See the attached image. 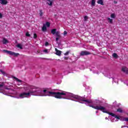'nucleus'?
<instances>
[{
	"mask_svg": "<svg viewBox=\"0 0 128 128\" xmlns=\"http://www.w3.org/2000/svg\"><path fill=\"white\" fill-rule=\"evenodd\" d=\"M44 92V95L45 96H54L56 98H65L62 97V96H66V93L64 91H62V92H54L48 91L46 90H43Z\"/></svg>",
	"mask_w": 128,
	"mask_h": 128,
	"instance_id": "nucleus-1",
	"label": "nucleus"
},
{
	"mask_svg": "<svg viewBox=\"0 0 128 128\" xmlns=\"http://www.w3.org/2000/svg\"><path fill=\"white\" fill-rule=\"evenodd\" d=\"M89 106L90 108H94V110H101V112H105V114H110V116H114V118H117V120H120V116L116 115V114L108 112V111H106V108L102 106H94L93 105H90Z\"/></svg>",
	"mask_w": 128,
	"mask_h": 128,
	"instance_id": "nucleus-2",
	"label": "nucleus"
},
{
	"mask_svg": "<svg viewBox=\"0 0 128 128\" xmlns=\"http://www.w3.org/2000/svg\"><path fill=\"white\" fill-rule=\"evenodd\" d=\"M75 98L78 100L84 102H87L88 104H92V100H86V98L82 97L80 96H75Z\"/></svg>",
	"mask_w": 128,
	"mask_h": 128,
	"instance_id": "nucleus-3",
	"label": "nucleus"
},
{
	"mask_svg": "<svg viewBox=\"0 0 128 128\" xmlns=\"http://www.w3.org/2000/svg\"><path fill=\"white\" fill-rule=\"evenodd\" d=\"M30 96V93L24 92L19 94V98H28Z\"/></svg>",
	"mask_w": 128,
	"mask_h": 128,
	"instance_id": "nucleus-4",
	"label": "nucleus"
},
{
	"mask_svg": "<svg viewBox=\"0 0 128 128\" xmlns=\"http://www.w3.org/2000/svg\"><path fill=\"white\" fill-rule=\"evenodd\" d=\"M88 54H92V53L88 51H82L80 53V56H88Z\"/></svg>",
	"mask_w": 128,
	"mask_h": 128,
	"instance_id": "nucleus-5",
	"label": "nucleus"
},
{
	"mask_svg": "<svg viewBox=\"0 0 128 128\" xmlns=\"http://www.w3.org/2000/svg\"><path fill=\"white\" fill-rule=\"evenodd\" d=\"M34 90V88H32V90H28V94H29V96L30 94H32V96H34V94H36V92H38L37 90Z\"/></svg>",
	"mask_w": 128,
	"mask_h": 128,
	"instance_id": "nucleus-6",
	"label": "nucleus"
},
{
	"mask_svg": "<svg viewBox=\"0 0 128 128\" xmlns=\"http://www.w3.org/2000/svg\"><path fill=\"white\" fill-rule=\"evenodd\" d=\"M122 72L126 74H128V68L126 66H124L122 68Z\"/></svg>",
	"mask_w": 128,
	"mask_h": 128,
	"instance_id": "nucleus-7",
	"label": "nucleus"
},
{
	"mask_svg": "<svg viewBox=\"0 0 128 128\" xmlns=\"http://www.w3.org/2000/svg\"><path fill=\"white\" fill-rule=\"evenodd\" d=\"M0 4L3 6H6V4H8V2L7 0H0Z\"/></svg>",
	"mask_w": 128,
	"mask_h": 128,
	"instance_id": "nucleus-8",
	"label": "nucleus"
},
{
	"mask_svg": "<svg viewBox=\"0 0 128 128\" xmlns=\"http://www.w3.org/2000/svg\"><path fill=\"white\" fill-rule=\"evenodd\" d=\"M55 50L56 52V56H60V54H62V51L58 50V48H56Z\"/></svg>",
	"mask_w": 128,
	"mask_h": 128,
	"instance_id": "nucleus-9",
	"label": "nucleus"
},
{
	"mask_svg": "<svg viewBox=\"0 0 128 128\" xmlns=\"http://www.w3.org/2000/svg\"><path fill=\"white\" fill-rule=\"evenodd\" d=\"M10 56H20V54L18 53H16L14 52H12L10 53Z\"/></svg>",
	"mask_w": 128,
	"mask_h": 128,
	"instance_id": "nucleus-10",
	"label": "nucleus"
},
{
	"mask_svg": "<svg viewBox=\"0 0 128 128\" xmlns=\"http://www.w3.org/2000/svg\"><path fill=\"white\" fill-rule=\"evenodd\" d=\"M2 44H8V40H6V38H4L2 40Z\"/></svg>",
	"mask_w": 128,
	"mask_h": 128,
	"instance_id": "nucleus-11",
	"label": "nucleus"
},
{
	"mask_svg": "<svg viewBox=\"0 0 128 128\" xmlns=\"http://www.w3.org/2000/svg\"><path fill=\"white\" fill-rule=\"evenodd\" d=\"M48 29L46 28V24H44L42 28V32H46V30Z\"/></svg>",
	"mask_w": 128,
	"mask_h": 128,
	"instance_id": "nucleus-12",
	"label": "nucleus"
},
{
	"mask_svg": "<svg viewBox=\"0 0 128 128\" xmlns=\"http://www.w3.org/2000/svg\"><path fill=\"white\" fill-rule=\"evenodd\" d=\"M97 3L98 4H101V6H104V1L102 0H98V2H97Z\"/></svg>",
	"mask_w": 128,
	"mask_h": 128,
	"instance_id": "nucleus-13",
	"label": "nucleus"
},
{
	"mask_svg": "<svg viewBox=\"0 0 128 128\" xmlns=\"http://www.w3.org/2000/svg\"><path fill=\"white\" fill-rule=\"evenodd\" d=\"M56 28L52 29L51 30V34H56Z\"/></svg>",
	"mask_w": 128,
	"mask_h": 128,
	"instance_id": "nucleus-14",
	"label": "nucleus"
},
{
	"mask_svg": "<svg viewBox=\"0 0 128 128\" xmlns=\"http://www.w3.org/2000/svg\"><path fill=\"white\" fill-rule=\"evenodd\" d=\"M91 4L92 6H96V0H92Z\"/></svg>",
	"mask_w": 128,
	"mask_h": 128,
	"instance_id": "nucleus-15",
	"label": "nucleus"
},
{
	"mask_svg": "<svg viewBox=\"0 0 128 128\" xmlns=\"http://www.w3.org/2000/svg\"><path fill=\"white\" fill-rule=\"evenodd\" d=\"M113 58H118V56L116 53H114L112 54Z\"/></svg>",
	"mask_w": 128,
	"mask_h": 128,
	"instance_id": "nucleus-16",
	"label": "nucleus"
},
{
	"mask_svg": "<svg viewBox=\"0 0 128 128\" xmlns=\"http://www.w3.org/2000/svg\"><path fill=\"white\" fill-rule=\"evenodd\" d=\"M47 0L48 2H50V3L48 2V4L52 6V1H51L50 0Z\"/></svg>",
	"mask_w": 128,
	"mask_h": 128,
	"instance_id": "nucleus-17",
	"label": "nucleus"
},
{
	"mask_svg": "<svg viewBox=\"0 0 128 128\" xmlns=\"http://www.w3.org/2000/svg\"><path fill=\"white\" fill-rule=\"evenodd\" d=\"M39 12H40L39 14L40 16H42L44 15V12H42V10H39Z\"/></svg>",
	"mask_w": 128,
	"mask_h": 128,
	"instance_id": "nucleus-18",
	"label": "nucleus"
},
{
	"mask_svg": "<svg viewBox=\"0 0 128 128\" xmlns=\"http://www.w3.org/2000/svg\"><path fill=\"white\" fill-rule=\"evenodd\" d=\"M3 52H6V54H10V52H11L12 51H8V50H4Z\"/></svg>",
	"mask_w": 128,
	"mask_h": 128,
	"instance_id": "nucleus-19",
	"label": "nucleus"
},
{
	"mask_svg": "<svg viewBox=\"0 0 128 128\" xmlns=\"http://www.w3.org/2000/svg\"><path fill=\"white\" fill-rule=\"evenodd\" d=\"M14 80H17V82H22V80L14 76Z\"/></svg>",
	"mask_w": 128,
	"mask_h": 128,
	"instance_id": "nucleus-20",
	"label": "nucleus"
},
{
	"mask_svg": "<svg viewBox=\"0 0 128 128\" xmlns=\"http://www.w3.org/2000/svg\"><path fill=\"white\" fill-rule=\"evenodd\" d=\"M56 36H57V38H60V32H56Z\"/></svg>",
	"mask_w": 128,
	"mask_h": 128,
	"instance_id": "nucleus-21",
	"label": "nucleus"
},
{
	"mask_svg": "<svg viewBox=\"0 0 128 128\" xmlns=\"http://www.w3.org/2000/svg\"><path fill=\"white\" fill-rule=\"evenodd\" d=\"M17 48H20V50H22V44H18L17 45Z\"/></svg>",
	"mask_w": 128,
	"mask_h": 128,
	"instance_id": "nucleus-22",
	"label": "nucleus"
},
{
	"mask_svg": "<svg viewBox=\"0 0 128 128\" xmlns=\"http://www.w3.org/2000/svg\"><path fill=\"white\" fill-rule=\"evenodd\" d=\"M46 26L48 28H50V23L48 22H46Z\"/></svg>",
	"mask_w": 128,
	"mask_h": 128,
	"instance_id": "nucleus-23",
	"label": "nucleus"
},
{
	"mask_svg": "<svg viewBox=\"0 0 128 128\" xmlns=\"http://www.w3.org/2000/svg\"><path fill=\"white\" fill-rule=\"evenodd\" d=\"M26 36H28V38H30V34L28 32H26Z\"/></svg>",
	"mask_w": 128,
	"mask_h": 128,
	"instance_id": "nucleus-24",
	"label": "nucleus"
},
{
	"mask_svg": "<svg viewBox=\"0 0 128 128\" xmlns=\"http://www.w3.org/2000/svg\"><path fill=\"white\" fill-rule=\"evenodd\" d=\"M88 20V16H84V22H86V20Z\"/></svg>",
	"mask_w": 128,
	"mask_h": 128,
	"instance_id": "nucleus-25",
	"label": "nucleus"
},
{
	"mask_svg": "<svg viewBox=\"0 0 128 128\" xmlns=\"http://www.w3.org/2000/svg\"><path fill=\"white\" fill-rule=\"evenodd\" d=\"M112 18H116V15L114 14H111L110 16Z\"/></svg>",
	"mask_w": 128,
	"mask_h": 128,
	"instance_id": "nucleus-26",
	"label": "nucleus"
},
{
	"mask_svg": "<svg viewBox=\"0 0 128 128\" xmlns=\"http://www.w3.org/2000/svg\"><path fill=\"white\" fill-rule=\"evenodd\" d=\"M108 20H109V22H110V24H112V20L110 19V18H108Z\"/></svg>",
	"mask_w": 128,
	"mask_h": 128,
	"instance_id": "nucleus-27",
	"label": "nucleus"
},
{
	"mask_svg": "<svg viewBox=\"0 0 128 128\" xmlns=\"http://www.w3.org/2000/svg\"><path fill=\"white\" fill-rule=\"evenodd\" d=\"M117 112H122V110L121 108H118L117 110Z\"/></svg>",
	"mask_w": 128,
	"mask_h": 128,
	"instance_id": "nucleus-28",
	"label": "nucleus"
},
{
	"mask_svg": "<svg viewBox=\"0 0 128 128\" xmlns=\"http://www.w3.org/2000/svg\"><path fill=\"white\" fill-rule=\"evenodd\" d=\"M0 72H1L2 74H6V72L2 70H0Z\"/></svg>",
	"mask_w": 128,
	"mask_h": 128,
	"instance_id": "nucleus-29",
	"label": "nucleus"
},
{
	"mask_svg": "<svg viewBox=\"0 0 128 128\" xmlns=\"http://www.w3.org/2000/svg\"><path fill=\"white\" fill-rule=\"evenodd\" d=\"M68 54H70V51H67L65 54H64V55L68 56Z\"/></svg>",
	"mask_w": 128,
	"mask_h": 128,
	"instance_id": "nucleus-30",
	"label": "nucleus"
},
{
	"mask_svg": "<svg viewBox=\"0 0 128 128\" xmlns=\"http://www.w3.org/2000/svg\"><path fill=\"white\" fill-rule=\"evenodd\" d=\"M38 38V35H36V34H34V38Z\"/></svg>",
	"mask_w": 128,
	"mask_h": 128,
	"instance_id": "nucleus-31",
	"label": "nucleus"
},
{
	"mask_svg": "<svg viewBox=\"0 0 128 128\" xmlns=\"http://www.w3.org/2000/svg\"><path fill=\"white\" fill-rule=\"evenodd\" d=\"M64 36H66V34H68V32L64 30Z\"/></svg>",
	"mask_w": 128,
	"mask_h": 128,
	"instance_id": "nucleus-32",
	"label": "nucleus"
},
{
	"mask_svg": "<svg viewBox=\"0 0 128 128\" xmlns=\"http://www.w3.org/2000/svg\"><path fill=\"white\" fill-rule=\"evenodd\" d=\"M60 37L56 38V42H58V40L60 39Z\"/></svg>",
	"mask_w": 128,
	"mask_h": 128,
	"instance_id": "nucleus-33",
	"label": "nucleus"
},
{
	"mask_svg": "<svg viewBox=\"0 0 128 128\" xmlns=\"http://www.w3.org/2000/svg\"><path fill=\"white\" fill-rule=\"evenodd\" d=\"M0 18H2V14L0 12Z\"/></svg>",
	"mask_w": 128,
	"mask_h": 128,
	"instance_id": "nucleus-34",
	"label": "nucleus"
},
{
	"mask_svg": "<svg viewBox=\"0 0 128 128\" xmlns=\"http://www.w3.org/2000/svg\"><path fill=\"white\" fill-rule=\"evenodd\" d=\"M44 52H46V53H47L48 52V50H46V49L44 50Z\"/></svg>",
	"mask_w": 128,
	"mask_h": 128,
	"instance_id": "nucleus-35",
	"label": "nucleus"
},
{
	"mask_svg": "<svg viewBox=\"0 0 128 128\" xmlns=\"http://www.w3.org/2000/svg\"><path fill=\"white\" fill-rule=\"evenodd\" d=\"M45 46H48V42H46L45 43Z\"/></svg>",
	"mask_w": 128,
	"mask_h": 128,
	"instance_id": "nucleus-36",
	"label": "nucleus"
},
{
	"mask_svg": "<svg viewBox=\"0 0 128 128\" xmlns=\"http://www.w3.org/2000/svg\"><path fill=\"white\" fill-rule=\"evenodd\" d=\"M4 86V84H0V88H2Z\"/></svg>",
	"mask_w": 128,
	"mask_h": 128,
	"instance_id": "nucleus-37",
	"label": "nucleus"
},
{
	"mask_svg": "<svg viewBox=\"0 0 128 128\" xmlns=\"http://www.w3.org/2000/svg\"><path fill=\"white\" fill-rule=\"evenodd\" d=\"M114 4H118V2L116 1V0H114Z\"/></svg>",
	"mask_w": 128,
	"mask_h": 128,
	"instance_id": "nucleus-38",
	"label": "nucleus"
},
{
	"mask_svg": "<svg viewBox=\"0 0 128 128\" xmlns=\"http://www.w3.org/2000/svg\"><path fill=\"white\" fill-rule=\"evenodd\" d=\"M64 58H65V60H68V58L67 57H65Z\"/></svg>",
	"mask_w": 128,
	"mask_h": 128,
	"instance_id": "nucleus-39",
	"label": "nucleus"
}]
</instances>
